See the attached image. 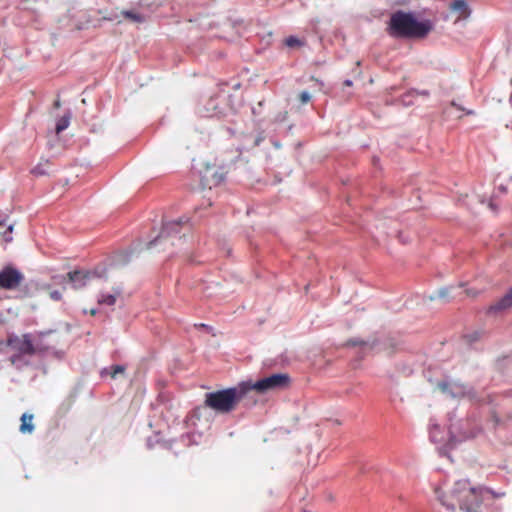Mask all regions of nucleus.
<instances>
[{
	"instance_id": "1",
	"label": "nucleus",
	"mask_w": 512,
	"mask_h": 512,
	"mask_svg": "<svg viewBox=\"0 0 512 512\" xmlns=\"http://www.w3.org/2000/svg\"><path fill=\"white\" fill-rule=\"evenodd\" d=\"M433 29L432 20H420L414 11L396 10L386 22V32L393 39H422Z\"/></svg>"
},
{
	"instance_id": "2",
	"label": "nucleus",
	"mask_w": 512,
	"mask_h": 512,
	"mask_svg": "<svg viewBox=\"0 0 512 512\" xmlns=\"http://www.w3.org/2000/svg\"><path fill=\"white\" fill-rule=\"evenodd\" d=\"M246 394L247 388L241 381L235 386L206 393L205 405L219 413H230Z\"/></svg>"
},
{
	"instance_id": "3",
	"label": "nucleus",
	"mask_w": 512,
	"mask_h": 512,
	"mask_svg": "<svg viewBox=\"0 0 512 512\" xmlns=\"http://www.w3.org/2000/svg\"><path fill=\"white\" fill-rule=\"evenodd\" d=\"M448 440L445 448L453 449L457 444L477 437L482 429L477 426H471L469 420L457 419L456 412H449L448 415Z\"/></svg>"
},
{
	"instance_id": "4",
	"label": "nucleus",
	"mask_w": 512,
	"mask_h": 512,
	"mask_svg": "<svg viewBox=\"0 0 512 512\" xmlns=\"http://www.w3.org/2000/svg\"><path fill=\"white\" fill-rule=\"evenodd\" d=\"M451 495L459 502L464 512H478L482 502V487H473L469 479H460L455 482Z\"/></svg>"
},
{
	"instance_id": "5",
	"label": "nucleus",
	"mask_w": 512,
	"mask_h": 512,
	"mask_svg": "<svg viewBox=\"0 0 512 512\" xmlns=\"http://www.w3.org/2000/svg\"><path fill=\"white\" fill-rule=\"evenodd\" d=\"M6 344L15 351L9 360L16 368L21 369L29 365L25 355H34V343L30 333H25L23 339H20L15 333H11L7 337Z\"/></svg>"
},
{
	"instance_id": "6",
	"label": "nucleus",
	"mask_w": 512,
	"mask_h": 512,
	"mask_svg": "<svg viewBox=\"0 0 512 512\" xmlns=\"http://www.w3.org/2000/svg\"><path fill=\"white\" fill-rule=\"evenodd\" d=\"M290 376L287 373H274L267 377H263L256 382L252 380H245L247 393L251 390H256L259 393H266L268 391L279 390L287 387L290 383Z\"/></svg>"
},
{
	"instance_id": "7",
	"label": "nucleus",
	"mask_w": 512,
	"mask_h": 512,
	"mask_svg": "<svg viewBox=\"0 0 512 512\" xmlns=\"http://www.w3.org/2000/svg\"><path fill=\"white\" fill-rule=\"evenodd\" d=\"M438 387L444 394H447L451 398H464L467 397L471 400L477 398L475 389L467 384L455 381L452 379H445L438 382Z\"/></svg>"
},
{
	"instance_id": "8",
	"label": "nucleus",
	"mask_w": 512,
	"mask_h": 512,
	"mask_svg": "<svg viewBox=\"0 0 512 512\" xmlns=\"http://www.w3.org/2000/svg\"><path fill=\"white\" fill-rule=\"evenodd\" d=\"M24 280L22 272L13 266H5L0 271V287L6 290L17 288Z\"/></svg>"
},
{
	"instance_id": "9",
	"label": "nucleus",
	"mask_w": 512,
	"mask_h": 512,
	"mask_svg": "<svg viewBox=\"0 0 512 512\" xmlns=\"http://www.w3.org/2000/svg\"><path fill=\"white\" fill-rule=\"evenodd\" d=\"M69 286L72 289L84 288L93 277H101L98 270L76 269L67 273Z\"/></svg>"
},
{
	"instance_id": "10",
	"label": "nucleus",
	"mask_w": 512,
	"mask_h": 512,
	"mask_svg": "<svg viewBox=\"0 0 512 512\" xmlns=\"http://www.w3.org/2000/svg\"><path fill=\"white\" fill-rule=\"evenodd\" d=\"M185 224H188V218L185 217H180L177 220L164 223L159 235L146 244L147 248L150 249L154 247L157 244L159 238L170 237L180 233L183 229V225Z\"/></svg>"
},
{
	"instance_id": "11",
	"label": "nucleus",
	"mask_w": 512,
	"mask_h": 512,
	"mask_svg": "<svg viewBox=\"0 0 512 512\" xmlns=\"http://www.w3.org/2000/svg\"><path fill=\"white\" fill-rule=\"evenodd\" d=\"M51 331H42L39 332L40 339L36 341L34 344V355H39L41 357H46L48 355H54L57 358L61 359L64 356V352L60 350H56L54 347L47 345L42 337L48 335Z\"/></svg>"
},
{
	"instance_id": "12",
	"label": "nucleus",
	"mask_w": 512,
	"mask_h": 512,
	"mask_svg": "<svg viewBox=\"0 0 512 512\" xmlns=\"http://www.w3.org/2000/svg\"><path fill=\"white\" fill-rule=\"evenodd\" d=\"M512 307V286L507 293L488 308V313L496 314Z\"/></svg>"
},
{
	"instance_id": "13",
	"label": "nucleus",
	"mask_w": 512,
	"mask_h": 512,
	"mask_svg": "<svg viewBox=\"0 0 512 512\" xmlns=\"http://www.w3.org/2000/svg\"><path fill=\"white\" fill-rule=\"evenodd\" d=\"M452 11L458 12L461 17L468 18L471 15V8L466 0H454L450 4Z\"/></svg>"
},
{
	"instance_id": "14",
	"label": "nucleus",
	"mask_w": 512,
	"mask_h": 512,
	"mask_svg": "<svg viewBox=\"0 0 512 512\" xmlns=\"http://www.w3.org/2000/svg\"><path fill=\"white\" fill-rule=\"evenodd\" d=\"M21 424L19 430L21 433H32L34 431L33 415L29 413H23L21 416Z\"/></svg>"
},
{
	"instance_id": "15",
	"label": "nucleus",
	"mask_w": 512,
	"mask_h": 512,
	"mask_svg": "<svg viewBox=\"0 0 512 512\" xmlns=\"http://www.w3.org/2000/svg\"><path fill=\"white\" fill-rule=\"evenodd\" d=\"M429 438L433 443H441L444 441V434L437 423H431L429 427Z\"/></svg>"
},
{
	"instance_id": "16",
	"label": "nucleus",
	"mask_w": 512,
	"mask_h": 512,
	"mask_svg": "<svg viewBox=\"0 0 512 512\" xmlns=\"http://www.w3.org/2000/svg\"><path fill=\"white\" fill-rule=\"evenodd\" d=\"M72 117V113L70 110H68L62 117H60L56 121L55 131L57 134L63 132L65 129L68 128L70 124V120Z\"/></svg>"
},
{
	"instance_id": "17",
	"label": "nucleus",
	"mask_w": 512,
	"mask_h": 512,
	"mask_svg": "<svg viewBox=\"0 0 512 512\" xmlns=\"http://www.w3.org/2000/svg\"><path fill=\"white\" fill-rule=\"evenodd\" d=\"M125 370V366L121 364L111 365L109 367L102 368L100 375L102 377L106 375H110L112 378H115L117 374L123 373Z\"/></svg>"
},
{
	"instance_id": "18",
	"label": "nucleus",
	"mask_w": 512,
	"mask_h": 512,
	"mask_svg": "<svg viewBox=\"0 0 512 512\" xmlns=\"http://www.w3.org/2000/svg\"><path fill=\"white\" fill-rule=\"evenodd\" d=\"M120 294H121V289H117L115 291V294L101 293L98 297V302H99V304H105L108 306H112L116 302V295H120Z\"/></svg>"
},
{
	"instance_id": "19",
	"label": "nucleus",
	"mask_w": 512,
	"mask_h": 512,
	"mask_svg": "<svg viewBox=\"0 0 512 512\" xmlns=\"http://www.w3.org/2000/svg\"><path fill=\"white\" fill-rule=\"evenodd\" d=\"M347 345L348 346H360L361 347V350L364 352L366 351L367 349H372L375 345H376V342H368V341H364L360 338H351L347 341Z\"/></svg>"
},
{
	"instance_id": "20",
	"label": "nucleus",
	"mask_w": 512,
	"mask_h": 512,
	"mask_svg": "<svg viewBox=\"0 0 512 512\" xmlns=\"http://www.w3.org/2000/svg\"><path fill=\"white\" fill-rule=\"evenodd\" d=\"M121 14L132 22H135V23L145 22V16L143 14L137 13L133 10H124L121 12Z\"/></svg>"
},
{
	"instance_id": "21",
	"label": "nucleus",
	"mask_w": 512,
	"mask_h": 512,
	"mask_svg": "<svg viewBox=\"0 0 512 512\" xmlns=\"http://www.w3.org/2000/svg\"><path fill=\"white\" fill-rule=\"evenodd\" d=\"M225 179H226V172H224L223 169L220 168V169L212 172L210 182L212 185L218 186V185L222 184L225 181Z\"/></svg>"
},
{
	"instance_id": "22",
	"label": "nucleus",
	"mask_w": 512,
	"mask_h": 512,
	"mask_svg": "<svg viewBox=\"0 0 512 512\" xmlns=\"http://www.w3.org/2000/svg\"><path fill=\"white\" fill-rule=\"evenodd\" d=\"M285 45L289 48L302 47L305 45V41L295 35H290L285 39Z\"/></svg>"
},
{
	"instance_id": "23",
	"label": "nucleus",
	"mask_w": 512,
	"mask_h": 512,
	"mask_svg": "<svg viewBox=\"0 0 512 512\" xmlns=\"http://www.w3.org/2000/svg\"><path fill=\"white\" fill-rule=\"evenodd\" d=\"M449 291H450L449 287H443L439 290L437 295H431L429 297V299L432 301V300H435L436 298H440V299H444L446 302H449L450 301Z\"/></svg>"
},
{
	"instance_id": "24",
	"label": "nucleus",
	"mask_w": 512,
	"mask_h": 512,
	"mask_svg": "<svg viewBox=\"0 0 512 512\" xmlns=\"http://www.w3.org/2000/svg\"><path fill=\"white\" fill-rule=\"evenodd\" d=\"M52 280L55 284L61 285L64 289L66 288L67 285H69L67 275H62V274L53 275Z\"/></svg>"
},
{
	"instance_id": "25",
	"label": "nucleus",
	"mask_w": 512,
	"mask_h": 512,
	"mask_svg": "<svg viewBox=\"0 0 512 512\" xmlns=\"http://www.w3.org/2000/svg\"><path fill=\"white\" fill-rule=\"evenodd\" d=\"M13 230H14V223H11L7 226V229L3 233H0V235H2L5 242L9 243L13 240V237H12Z\"/></svg>"
},
{
	"instance_id": "26",
	"label": "nucleus",
	"mask_w": 512,
	"mask_h": 512,
	"mask_svg": "<svg viewBox=\"0 0 512 512\" xmlns=\"http://www.w3.org/2000/svg\"><path fill=\"white\" fill-rule=\"evenodd\" d=\"M415 92H417V90L416 89H412V90H410L409 92H407L406 94L403 95L402 103L405 106H410V105L413 104L412 98L415 96Z\"/></svg>"
},
{
	"instance_id": "27",
	"label": "nucleus",
	"mask_w": 512,
	"mask_h": 512,
	"mask_svg": "<svg viewBox=\"0 0 512 512\" xmlns=\"http://www.w3.org/2000/svg\"><path fill=\"white\" fill-rule=\"evenodd\" d=\"M31 173L35 176H44L47 174V171L43 168V165L39 163L31 170Z\"/></svg>"
},
{
	"instance_id": "28",
	"label": "nucleus",
	"mask_w": 512,
	"mask_h": 512,
	"mask_svg": "<svg viewBox=\"0 0 512 512\" xmlns=\"http://www.w3.org/2000/svg\"><path fill=\"white\" fill-rule=\"evenodd\" d=\"M159 442H160V440H159L158 434H157L154 437H148L146 439V446L148 449H153L155 447V445Z\"/></svg>"
},
{
	"instance_id": "29",
	"label": "nucleus",
	"mask_w": 512,
	"mask_h": 512,
	"mask_svg": "<svg viewBox=\"0 0 512 512\" xmlns=\"http://www.w3.org/2000/svg\"><path fill=\"white\" fill-rule=\"evenodd\" d=\"M437 495H438V499L441 501L442 505L446 507L447 510H449L451 512L455 511V505L454 504L447 503L446 501H444L443 495H440L438 491H437Z\"/></svg>"
},
{
	"instance_id": "30",
	"label": "nucleus",
	"mask_w": 512,
	"mask_h": 512,
	"mask_svg": "<svg viewBox=\"0 0 512 512\" xmlns=\"http://www.w3.org/2000/svg\"><path fill=\"white\" fill-rule=\"evenodd\" d=\"M480 337H481V334L477 331L466 335L468 342L471 344L478 341L480 339Z\"/></svg>"
},
{
	"instance_id": "31",
	"label": "nucleus",
	"mask_w": 512,
	"mask_h": 512,
	"mask_svg": "<svg viewBox=\"0 0 512 512\" xmlns=\"http://www.w3.org/2000/svg\"><path fill=\"white\" fill-rule=\"evenodd\" d=\"M263 141H264V136H263V134L260 132V133H258V134L255 136V138H254V140H253L252 148H254V147H258V146H259Z\"/></svg>"
},
{
	"instance_id": "32",
	"label": "nucleus",
	"mask_w": 512,
	"mask_h": 512,
	"mask_svg": "<svg viewBox=\"0 0 512 512\" xmlns=\"http://www.w3.org/2000/svg\"><path fill=\"white\" fill-rule=\"evenodd\" d=\"M491 421L493 422V427L494 428L499 426L501 424V422H502L501 418L495 412H493L492 415H491Z\"/></svg>"
},
{
	"instance_id": "33",
	"label": "nucleus",
	"mask_w": 512,
	"mask_h": 512,
	"mask_svg": "<svg viewBox=\"0 0 512 512\" xmlns=\"http://www.w3.org/2000/svg\"><path fill=\"white\" fill-rule=\"evenodd\" d=\"M311 99V95L308 91H302L301 94H300V100L302 103H307L308 101H310Z\"/></svg>"
},
{
	"instance_id": "34",
	"label": "nucleus",
	"mask_w": 512,
	"mask_h": 512,
	"mask_svg": "<svg viewBox=\"0 0 512 512\" xmlns=\"http://www.w3.org/2000/svg\"><path fill=\"white\" fill-rule=\"evenodd\" d=\"M9 218V214L0 210V227L4 226Z\"/></svg>"
},
{
	"instance_id": "35",
	"label": "nucleus",
	"mask_w": 512,
	"mask_h": 512,
	"mask_svg": "<svg viewBox=\"0 0 512 512\" xmlns=\"http://www.w3.org/2000/svg\"><path fill=\"white\" fill-rule=\"evenodd\" d=\"M50 297H51V299H52V300H54V301H59V300H61V298H62V294H61V292H60V291H58V290H53V291L50 293Z\"/></svg>"
},
{
	"instance_id": "36",
	"label": "nucleus",
	"mask_w": 512,
	"mask_h": 512,
	"mask_svg": "<svg viewBox=\"0 0 512 512\" xmlns=\"http://www.w3.org/2000/svg\"><path fill=\"white\" fill-rule=\"evenodd\" d=\"M119 18V15L117 13H111L109 16L104 17L105 20L108 21H117Z\"/></svg>"
},
{
	"instance_id": "37",
	"label": "nucleus",
	"mask_w": 512,
	"mask_h": 512,
	"mask_svg": "<svg viewBox=\"0 0 512 512\" xmlns=\"http://www.w3.org/2000/svg\"><path fill=\"white\" fill-rule=\"evenodd\" d=\"M483 492L491 493L494 497H499L502 495V494L495 493L493 490L485 488V487H482V493Z\"/></svg>"
},
{
	"instance_id": "38",
	"label": "nucleus",
	"mask_w": 512,
	"mask_h": 512,
	"mask_svg": "<svg viewBox=\"0 0 512 512\" xmlns=\"http://www.w3.org/2000/svg\"><path fill=\"white\" fill-rule=\"evenodd\" d=\"M430 93L428 90H417V92H415V95H423V96H428Z\"/></svg>"
},
{
	"instance_id": "39",
	"label": "nucleus",
	"mask_w": 512,
	"mask_h": 512,
	"mask_svg": "<svg viewBox=\"0 0 512 512\" xmlns=\"http://www.w3.org/2000/svg\"><path fill=\"white\" fill-rule=\"evenodd\" d=\"M344 85H346V86H352V85H353V81H352L351 79H346V80L344 81Z\"/></svg>"
},
{
	"instance_id": "40",
	"label": "nucleus",
	"mask_w": 512,
	"mask_h": 512,
	"mask_svg": "<svg viewBox=\"0 0 512 512\" xmlns=\"http://www.w3.org/2000/svg\"><path fill=\"white\" fill-rule=\"evenodd\" d=\"M399 239H400V241H401L402 243H407V241H408V240H407V238H406V237H404L401 233L399 234Z\"/></svg>"
},
{
	"instance_id": "41",
	"label": "nucleus",
	"mask_w": 512,
	"mask_h": 512,
	"mask_svg": "<svg viewBox=\"0 0 512 512\" xmlns=\"http://www.w3.org/2000/svg\"><path fill=\"white\" fill-rule=\"evenodd\" d=\"M273 145L276 147V148H280V143L278 141H272Z\"/></svg>"
},
{
	"instance_id": "42",
	"label": "nucleus",
	"mask_w": 512,
	"mask_h": 512,
	"mask_svg": "<svg viewBox=\"0 0 512 512\" xmlns=\"http://www.w3.org/2000/svg\"><path fill=\"white\" fill-rule=\"evenodd\" d=\"M490 208L496 210V206L493 203H490Z\"/></svg>"
},
{
	"instance_id": "43",
	"label": "nucleus",
	"mask_w": 512,
	"mask_h": 512,
	"mask_svg": "<svg viewBox=\"0 0 512 512\" xmlns=\"http://www.w3.org/2000/svg\"><path fill=\"white\" fill-rule=\"evenodd\" d=\"M201 327L203 328H209V326L207 324H201Z\"/></svg>"
},
{
	"instance_id": "44",
	"label": "nucleus",
	"mask_w": 512,
	"mask_h": 512,
	"mask_svg": "<svg viewBox=\"0 0 512 512\" xmlns=\"http://www.w3.org/2000/svg\"><path fill=\"white\" fill-rule=\"evenodd\" d=\"M55 106H56V107H59V106H60V102H59V101H56V102H55Z\"/></svg>"
},
{
	"instance_id": "45",
	"label": "nucleus",
	"mask_w": 512,
	"mask_h": 512,
	"mask_svg": "<svg viewBox=\"0 0 512 512\" xmlns=\"http://www.w3.org/2000/svg\"><path fill=\"white\" fill-rule=\"evenodd\" d=\"M453 106H456L457 108L461 109L460 106H458L455 102H452Z\"/></svg>"
},
{
	"instance_id": "46",
	"label": "nucleus",
	"mask_w": 512,
	"mask_h": 512,
	"mask_svg": "<svg viewBox=\"0 0 512 512\" xmlns=\"http://www.w3.org/2000/svg\"><path fill=\"white\" fill-rule=\"evenodd\" d=\"M500 189H501L502 191H506V187H504V186H500Z\"/></svg>"
},
{
	"instance_id": "47",
	"label": "nucleus",
	"mask_w": 512,
	"mask_h": 512,
	"mask_svg": "<svg viewBox=\"0 0 512 512\" xmlns=\"http://www.w3.org/2000/svg\"><path fill=\"white\" fill-rule=\"evenodd\" d=\"M473 502V498H468V503H472Z\"/></svg>"
},
{
	"instance_id": "48",
	"label": "nucleus",
	"mask_w": 512,
	"mask_h": 512,
	"mask_svg": "<svg viewBox=\"0 0 512 512\" xmlns=\"http://www.w3.org/2000/svg\"><path fill=\"white\" fill-rule=\"evenodd\" d=\"M467 114H473V111L472 110H468Z\"/></svg>"
},
{
	"instance_id": "49",
	"label": "nucleus",
	"mask_w": 512,
	"mask_h": 512,
	"mask_svg": "<svg viewBox=\"0 0 512 512\" xmlns=\"http://www.w3.org/2000/svg\"><path fill=\"white\" fill-rule=\"evenodd\" d=\"M91 313H92V314H95V313H96V309H92V310H91Z\"/></svg>"
}]
</instances>
